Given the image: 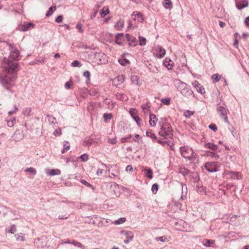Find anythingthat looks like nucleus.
I'll return each mask as SVG.
<instances>
[{
	"label": "nucleus",
	"mask_w": 249,
	"mask_h": 249,
	"mask_svg": "<svg viewBox=\"0 0 249 249\" xmlns=\"http://www.w3.org/2000/svg\"><path fill=\"white\" fill-rule=\"evenodd\" d=\"M5 68L7 73L0 75V84L5 89L13 93L14 91L12 89L15 86L16 73L19 70V65L18 63L11 62L8 60Z\"/></svg>",
	"instance_id": "obj_1"
},
{
	"label": "nucleus",
	"mask_w": 249,
	"mask_h": 249,
	"mask_svg": "<svg viewBox=\"0 0 249 249\" xmlns=\"http://www.w3.org/2000/svg\"><path fill=\"white\" fill-rule=\"evenodd\" d=\"M159 134L163 137L165 139L171 138L173 134L170 124L168 123H165L164 125L161 126L160 128V130L159 131Z\"/></svg>",
	"instance_id": "obj_2"
},
{
	"label": "nucleus",
	"mask_w": 249,
	"mask_h": 249,
	"mask_svg": "<svg viewBox=\"0 0 249 249\" xmlns=\"http://www.w3.org/2000/svg\"><path fill=\"white\" fill-rule=\"evenodd\" d=\"M180 149L181 154L183 158L189 160L196 159V154L191 147L185 146L181 147Z\"/></svg>",
	"instance_id": "obj_3"
},
{
	"label": "nucleus",
	"mask_w": 249,
	"mask_h": 249,
	"mask_svg": "<svg viewBox=\"0 0 249 249\" xmlns=\"http://www.w3.org/2000/svg\"><path fill=\"white\" fill-rule=\"evenodd\" d=\"M175 82L179 84L180 83V86L182 89H181L180 92L181 94L187 98L190 97H194V94L192 90L186 88L187 84L184 82H181L179 80L176 79Z\"/></svg>",
	"instance_id": "obj_4"
},
{
	"label": "nucleus",
	"mask_w": 249,
	"mask_h": 249,
	"mask_svg": "<svg viewBox=\"0 0 249 249\" xmlns=\"http://www.w3.org/2000/svg\"><path fill=\"white\" fill-rule=\"evenodd\" d=\"M8 46L9 50L10 51V54L8 59H7V63H8V60L11 62H12L11 59H13L14 60H18L20 58L19 51L12 44H9Z\"/></svg>",
	"instance_id": "obj_5"
},
{
	"label": "nucleus",
	"mask_w": 249,
	"mask_h": 249,
	"mask_svg": "<svg viewBox=\"0 0 249 249\" xmlns=\"http://www.w3.org/2000/svg\"><path fill=\"white\" fill-rule=\"evenodd\" d=\"M216 110L220 117L224 119L225 123L229 124V122L227 116V113L229 112V110L222 106L217 107Z\"/></svg>",
	"instance_id": "obj_6"
},
{
	"label": "nucleus",
	"mask_w": 249,
	"mask_h": 249,
	"mask_svg": "<svg viewBox=\"0 0 249 249\" xmlns=\"http://www.w3.org/2000/svg\"><path fill=\"white\" fill-rule=\"evenodd\" d=\"M35 25L30 22H24L22 24H19L17 29L19 31L26 32L35 27Z\"/></svg>",
	"instance_id": "obj_7"
},
{
	"label": "nucleus",
	"mask_w": 249,
	"mask_h": 249,
	"mask_svg": "<svg viewBox=\"0 0 249 249\" xmlns=\"http://www.w3.org/2000/svg\"><path fill=\"white\" fill-rule=\"evenodd\" d=\"M107 56L102 53H96L94 54V59L97 64L105 63Z\"/></svg>",
	"instance_id": "obj_8"
},
{
	"label": "nucleus",
	"mask_w": 249,
	"mask_h": 249,
	"mask_svg": "<svg viewBox=\"0 0 249 249\" xmlns=\"http://www.w3.org/2000/svg\"><path fill=\"white\" fill-rule=\"evenodd\" d=\"M204 167L206 170L210 173L215 172L218 171L216 167V163L214 162H208L205 163Z\"/></svg>",
	"instance_id": "obj_9"
},
{
	"label": "nucleus",
	"mask_w": 249,
	"mask_h": 249,
	"mask_svg": "<svg viewBox=\"0 0 249 249\" xmlns=\"http://www.w3.org/2000/svg\"><path fill=\"white\" fill-rule=\"evenodd\" d=\"M24 134L22 131L17 130L12 136L13 140L15 142H19L23 139Z\"/></svg>",
	"instance_id": "obj_10"
},
{
	"label": "nucleus",
	"mask_w": 249,
	"mask_h": 249,
	"mask_svg": "<svg viewBox=\"0 0 249 249\" xmlns=\"http://www.w3.org/2000/svg\"><path fill=\"white\" fill-rule=\"evenodd\" d=\"M130 114L133 119L136 122L137 124L140 126L141 122L142 121L141 119L137 115L136 110L135 109L131 108L130 110Z\"/></svg>",
	"instance_id": "obj_11"
},
{
	"label": "nucleus",
	"mask_w": 249,
	"mask_h": 249,
	"mask_svg": "<svg viewBox=\"0 0 249 249\" xmlns=\"http://www.w3.org/2000/svg\"><path fill=\"white\" fill-rule=\"evenodd\" d=\"M131 17L134 20L138 22H142L144 20L142 15L140 12H134L131 15Z\"/></svg>",
	"instance_id": "obj_12"
},
{
	"label": "nucleus",
	"mask_w": 249,
	"mask_h": 249,
	"mask_svg": "<svg viewBox=\"0 0 249 249\" xmlns=\"http://www.w3.org/2000/svg\"><path fill=\"white\" fill-rule=\"evenodd\" d=\"M125 37L129 46H136L137 45V40L136 37L131 36L129 34L125 35Z\"/></svg>",
	"instance_id": "obj_13"
},
{
	"label": "nucleus",
	"mask_w": 249,
	"mask_h": 249,
	"mask_svg": "<svg viewBox=\"0 0 249 249\" xmlns=\"http://www.w3.org/2000/svg\"><path fill=\"white\" fill-rule=\"evenodd\" d=\"M97 142L93 140L92 137H87L85 138L83 145L85 146H89L95 144Z\"/></svg>",
	"instance_id": "obj_14"
},
{
	"label": "nucleus",
	"mask_w": 249,
	"mask_h": 249,
	"mask_svg": "<svg viewBox=\"0 0 249 249\" xmlns=\"http://www.w3.org/2000/svg\"><path fill=\"white\" fill-rule=\"evenodd\" d=\"M193 86L196 88L197 91L201 94L205 93V90L204 87L199 83L197 81L195 80L192 83Z\"/></svg>",
	"instance_id": "obj_15"
},
{
	"label": "nucleus",
	"mask_w": 249,
	"mask_h": 249,
	"mask_svg": "<svg viewBox=\"0 0 249 249\" xmlns=\"http://www.w3.org/2000/svg\"><path fill=\"white\" fill-rule=\"evenodd\" d=\"M249 6V2L247 0H243L236 2V7L239 10H241Z\"/></svg>",
	"instance_id": "obj_16"
},
{
	"label": "nucleus",
	"mask_w": 249,
	"mask_h": 249,
	"mask_svg": "<svg viewBox=\"0 0 249 249\" xmlns=\"http://www.w3.org/2000/svg\"><path fill=\"white\" fill-rule=\"evenodd\" d=\"M124 80V77L123 75H119L113 80V85L117 87L123 83Z\"/></svg>",
	"instance_id": "obj_17"
},
{
	"label": "nucleus",
	"mask_w": 249,
	"mask_h": 249,
	"mask_svg": "<svg viewBox=\"0 0 249 249\" xmlns=\"http://www.w3.org/2000/svg\"><path fill=\"white\" fill-rule=\"evenodd\" d=\"M158 122V118L156 115L154 114H150L149 116V124L151 126L155 127Z\"/></svg>",
	"instance_id": "obj_18"
},
{
	"label": "nucleus",
	"mask_w": 249,
	"mask_h": 249,
	"mask_svg": "<svg viewBox=\"0 0 249 249\" xmlns=\"http://www.w3.org/2000/svg\"><path fill=\"white\" fill-rule=\"evenodd\" d=\"M116 97L117 98V99L123 102H125L128 100V96L124 93H117L116 94Z\"/></svg>",
	"instance_id": "obj_19"
},
{
	"label": "nucleus",
	"mask_w": 249,
	"mask_h": 249,
	"mask_svg": "<svg viewBox=\"0 0 249 249\" xmlns=\"http://www.w3.org/2000/svg\"><path fill=\"white\" fill-rule=\"evenodd\" d=\"M120 234L122 235H124L126 237V239H129L130 240H133V234L130 231H122L120 232Z\"/></svg>",
	"instance_id": "obj_20"
},
{
	"label": "nucleus",
	"mask_w": 249,
	"mask_h": 249,
	"mask_svg": "<svg viewBox=\"0 0 249 249\" xmlns=\"http://www.w3.org/2000/svg\"><path fill=\"white\" fill-rule=\"evenodd\" d=\"M115 42L119 45H121L122 43V40L124 38V34L123 33H118L115 36Z\"/></svg>",
	"instance_id": "obj_21"
},
{
	"label": "nucleus",
	"mask_w": 249,
	"mask_h": 249,
	"mask_svg": "<svg viewBox=\"0 0 249 249\" xmlns=\"http://www.w3.org/2000/svg\"><path fill=\"white\" fill-rule=\"evenodd\" d=\"M142 171L144 172V176L146 177L149 179H152L153 178V171L151 169H144Z\"/></svg>",
	"instance_id": "obj_22"
},
{
	"label": "nucleus",
	"mask_w": 249,
	"mask_h": 249,
	"mask_svg": "<svg viewBox=\"0 0 249 249\" xmlns=\"http://www.w3.org/2000/svg\"><path fill=\"white\" fill-rule=\"evenodd\" d=\"M118 62L122 66H125V64H130L129 60L126 59L124 55H122V58L119 59Z\"/></svg>",
	"instance_id": "obj_23"
},
{
	"label": "nucleus",
	"mask_w": 249,
	"mask_h": 249,
	"mask_svg": "<svg viewBox=\"0 0 249 249\" xmlns=\"http://www.w3.org/2000/svg\"><path fill=\"white\" fill-rule=\"evenodd\" d=\"M190 170L185 167H180L179 173L182 174L183 176H185L190 173Z\"/></svg>",
	"instance_id": "obj_24"
},
{
	"label": "nucleus",
	"mask_w": 249,
	"mask_h": 249,
	"mask_svg": "<svg viewBox=\"0 0 249 249\" xmlns=\"http://www.w3.org/2000/svg\"><path fill=\"white\" fill-rule=\"evenodd\" d=\"M238 172H235L232 171H229L227 173V175L229 176L230 178L233 179H238Z\"/></svg>",
	"instance_id": "obj_25"
},
{
	"label": "nucleus",
	"mask_w": 249,
	"mask_h": 249,
	"mask_svg": "<svg viewBox=\"0 0 249 249\" xmlns=\"http://www.w3.org/2000/svg\"><path fill=\"white\" fill-rule=\"evenodd\" d=\"M109 13V10L108 8L104 6L100 11V13L102 17H105L107 14Z\"/></svg>",
	"instance_id": "obj_26"
},
{
	"label": "nucleus",
	"mask_w": 249,
	"mask_h": 249,
	"mask_svg": "<svg viewBox=\"0 0 249 249\" xmlns=\"http://www.w3.org/2000/svg\"><path fill=\"white\" fill-rule=\"evenodd\" d=\"M146 136L150 137L152 139L158 140V138L156 136V135L153 133L152 130H148L146 132Z\"/></svg>",
	"instance_id": "obj_27"
},
{
	"label": "nucleus",
	"mask_w": 249,
	"mask_h": 249,
	"mask_svg": "<svg viewBox=\"0 0 249 249\" xmlns=\"http://www.w3.org/2000/svg\"><path fill=\"white\" fill-rule=\"evenodd\" d=\"M124 25V21L123 20L118 21L115 25V27L118 30H122Z\"/></svg>",
	"instance_id": "obj_28"
},
{
	"label": "nucleus",
	"mask_w": 249,
	"mask_h": 249,
	"mask_svg": "<svg viewBox=\"0 0 249 249\" xmlns=\"http://www.w3.org/2000/svg\"><path fill=\"white\" fill-rule=\"evenodd\" d=\"M205 147L208 148H210L213 150H215L217 149V145L211 142L206 143L205 144Z\"/></svg>",
	"instance_id": "obj_29"
},
{
	"label": "nucleus",
	"mask_w": 249,
	"mask_h": 249,
	"mask_svg": "<svg viewBox=\"0 0 249 249\" xmlns=\"http://www.w3.org/2000/svg\"><path fill=\"white\" fill-rule=\"evenodd\" d=\"M166 60L167 58H166V61L163 63L164 65L168 70H172L173 67V62L170 59H169V62H168Z\"/></svg>",
	"instance_id": "obj_30"
},
{
	"label": "nucleus",
	"mask_w": 249,
	"mask_h": 249,
	"mask_svg": "<svg viewBox=\"0 0 249 249\" xmlns=\"http://www.w3.org/2000/svg\"><path fill=\"white\" fill-rule=\"evenodd\" d=\"M56 9V6H51L49 8V10L47 12L46 14V16L48 17L52 15L53 12Z\"/></svg>",
	"instance_id": "obj_31"
},
{
	"label": "nucleus",
	"mask_w": 249,
	"mask_h": 249,
	"mask_svg": "<svg viewBox=\"0 0 249 249\" xmlns=\"http://www.w3.org/2000/svg\"><path fill=\"white\" fill-rule=\"evenodd\" d=\"M222 77L221 75L218 73L214 74L212 75V78L214 82H218Z\"/></svg>",
	"instance_id": "obj_32"
},
{
	"label": "nucleus",
	"mask_w": 249,
	"mask_h": 249,
	"mask_svg": "<svg viewBox=\"0 0 249 249\" xmlns=\"http://www.w3.org/2000/svg\"><path fill=\"white\" fill-rule=\"evenodd\" d=\"M190 177L193 179V181L195 182H197L199 180V177L197 173H193Z\"/></svg>",
	"instance_id": "obj_33"
},
{
	"label": "nucleus",
	"mask_w": 249,
	"mask_h": 249,
	"mask_svg": "<svg viewBox=\"0 0 249 249\" xmlns=\"http://www.w3.org/2000/svg\"><path fill=\"white\" fill-rule=\"evenodd\" d=\"M139 44L140 46H144L146 44V38L143 36H139Z\"/></svg>",
	"instance_id": "obj_34"
},
{
	"label": "nucleus",
	"mask_w": 249,
	"mask_h": 249,
	"mask_svg": "<svg viewBox=\"0 0 249 249\" xmlns=\"http://www.w3.org/2000/svg\"><path fill=\"white\" fill-rule=\"evenodd\" d=\"M60 172V170L59 169H51L49 174L51 176L58 175Z\"/></svg>",
	"instance_id": "obj_35"
},
{
	"label": "nucleus",
	"mask_w": 249,
	"mask_h": 249,
	"mask_svg": "<svg viewBox=\"0 0 249 249\" xmlns=\"http://www.w3.org/2000/svg\"><path fill=\"white\" fill-rule=\"evenodd\" d=\"M125 221L126 218L125 217H121L114 221L113 223L115 225H119L124 223Z\"/></svg>",
	"instance_id": "obj_36"
},
{
	"label": "nucleus",
	"mask_w": 249,
	"mask_h": 249,
	"mask_svg": "<svg viewBox=\"0 0 249 249\" xmlns=\"http://www.w3.org/2000/svg\"><path fill=\"white\" fill-rule=\"evenodd\" d=\"M213 243V241L209 239H205L203 241V244L205 246L211 247V245Z\"/></svg>",
	"instance_id": "obj_37"
},
{
	"label": "nucleus",
	"mask_w": 249,
	"mask_h": 249,
	"mask_svg": "<svg viewBox=\"0 0 249 249\" xmlns=\"http://www.w3.org/2000/svg\"><path fill=\"white\" fill-rule=\"evenodd\" d=\"M89 155L85 153L79 157V159H81L83 162L87 161L89 160Z\"/></svg>",
	"instance_id": "obj_38"
},
{
	"label": "nucleus",
	"mask_w": 249,
	"mask_h": 249,
	"mask_svg": "<svg viewBox=\"0 0 249 249\" xmlns=\"http://www.w3.org/2000/svg\"><path fill=\"white\" fill-rule=\"evenodd\" d=\"M104 121L107 122V121L112 118V115L111 113H105L103 115Z\"/></svg>",
	"instance_id": "obj_39"
},
{
	"label": "nucleus",
	"mask_w": 249,
	"mask_h": 249,
	"mask_svg": "<svg viewBox=\"0 0 249 249\" xmlns=\"http://www.w3.org/2000/svg\"><path fill=\"white\" fill-rule=\"evenodd\" d=\"M172 3L170 0H165L163 3V5L165 8H168L172 6Z\"/></svg>",
	"instance_id": "obj_40"
},
{
	"label": "nucleus",
	"mask_w": 249,
	"mask_h": 249,
	"mask_svg": "<svg viewBox=\"0 0 249 249\" xmlns=\"http://www.w3.org/2000/svg\"><path fill=\"white\" fill-rule=\"evenodd\" d=\"M71 244L74 245L75 246L78 247L79 248H82V249H84L85 248L84 246L81 243L75 240H73V241L71 242Z\"/></svg>",
	"instance_id": "obj_41"
},
{
	"label": "nucleus",
	"mask_w": 249,
	"mask_h": 249,
	"mask_svg": "<svg viewBox=\"0 0 249 249\" xmlns=\"http://www.w3.org/2000/svg\"><path fill=\"white\" fill-rule=\"evenodd\" d=\"M131 79L132 82L133 83L136 84L137 85H139L138 81L139 80V78L137 76H136V75L132 76Z\"/></svg>",
	"instance_id": "obj_42"
},
{
	"label": "nucleus",
	"mask_w": 249,
	"mask_h": 249,
	"mask_svg": "<svg viewBox=\"0 0 249 249\" xmlns=\"http://www.w3.org/2000/svg\"><path fill=\"white\" fill-rule=\"evenodd\" d=\"M165 54V50L161 48H160L159 51V56L160 58L163 57Z\"/></svg>",
	"instance_id": "obj_43"
},
{
	"label": "nucleus",
	"mask_w": 249,
	"mask_h": 249,
	"mask_svg": "<svg viewBox=\"0 0 249 249\" xmlns=\"http://www.w3.org/2000/svg\"><path fill=\"white\" fill-rule=\"evenodd\" d=\"M171 99L170 98H162L161 100V102L164 105H168L170 104Z\"/></svg>",
	"instance_id": "obj_44"
},
{
	"label": "nucleus",
	"mask_w": 249,
	"mask_h": 249,
	"mask_svg": "<svg viewBox=\"0 0 249 249\" xmlns=\"http://www.w3.org/2000/svg\"><path fill=\"white\" fill-rule=\"evenodd\" d=\"M16 122V119L15 118L11 119L10 120L7 121V125L9 127H12L15 123Z\"/></svg>",
	"instance_id": "obj_45"
},
{
	"label": "nucleus",
	"mask_w": 249,
	"mask_h": 249,
	"mask_svg": "<svg viewBox=\"0 0 249 249\" xmlns=\"http://www.w3.org/2000/svg\"><path fill=\"white\" fill-rule=\"evenodd\" d=\"M159 189V185L158 184H154L152 186V191L154 194H156Z\"/></svg>",
	"instance_id": "obj_46"
},
{
	"label": "nucleus",
	"mask_w": 249,
	"mask_h": 249,
	"mask_svg": "<svg viewBox=\"0 0 249 249\" xmlns=\"http://www.w3.org/2000/svg\"><path fill=\"white\" fill-rule=\"evenodd\" d=\"M71 66L74 67H80L81 66V64L79 61L74 60L72 62Z\"/></svg>",
	"instance_id": "obj_47"
},
{
	"label": "nucleus",
	"mask_w": 249,
	"mask_h": 249,
	"mask_svg": "<svg viewBox=\"0 0 249 249\" xmlns=\"http://www.w3.org/2000/svg\"><path fill=\"white\" fill-rule=\"evenodd\" d=\"M25 171L27 172H29L33 175H36V170L34 168H32V167L27 168L25 170Z\"/></svg>",
	"instance_id": "obj_48"
},
{
	"label": "nucleus",
	"mask_w": 249,
	"mask_h": 249,
	"mask_svg": "<svg viewBox=\"0 0 249 249\" xmlns=\"http://www.w3.org/2000/svg\"><path fill=\"white\" fill-rule=\"evenodd\" d=\"M47 117H49V121L50 123H51L52 124H55V118L53 116H50L49 115H47Z\"/></svg>",
	"instance_id": "obj_49"
},
{
	"label": "nucleus",
	"mask_w": 249,
	"mask_h": 249,
	"mask_svg": "<svg viewBox=\"0 0 249 249\" xmlns=\"http://www.w3.org/2000/svg\"><path fill=\"white\" fill-rule=\"evenodd\" d=\"M81 182L86 186L91 187L92 189H94L93 186L89 183L86 180L82 179L81 180Z\"/></svg>",
	"instance_id": "obj_50"
},
{
	"label": "nucleus",
	"mask_w": 249,
	"mask_h": 249,
	"mask_svg": "<svg viewBox=\"0 0 249 249\" xmlns=\"http://www.w3.org/2000/svg\"><path fill=\"white\" fill-rule=\"evenodd\" d=\"M132 138V136L131 135H129L128 136L126 137L122 138L121 140V142L122 143L126 142L128 141V140Z\"/></svg>",
	"instance_id": "obj_51"
},
{
	"label": "nucleus",
	"mask_w": 249,
	"mask_h": 249,
	"mask_svg": "<svg viewBox=\"0 0 249 249\" xmlns=\"http://www.w3.org/2000/svg\"><path fill=\"white\" fill-rule=\"evenodd\" d=\"M31 110H32V109L31 107H27L26 108L24 111H23V113L24 114V115H30V113H31Z\"/></svg>",
	"instance_id": "obj_52"
},
{
	"label": "nucleus",
	"mask_w": 249,
	"mask_h": 249,
	"mask_svg": "<svg viewBox=\"0 0 249 249\" xmlns=\"http://www.w3.org/2000/svg\"><path fill=\"white\" fill-rule=\"evenodd\" d=\"M194 112L187 110L184 112V114L186 117L189 118L191 116L193 115L194 114Z\"/></svg>",
	"instance_id": "obj_53"
},
{
	"label": "nucleus",
	"mask_w": 249,
	"mask_h": 249,
	"mask_svg": "<svg viewBox=\"0 0 249 249\" xmlns=\"http://www.w3.org/2000/svg\"><path fill=\"white\" fill-rule=\"evenodd\" d=\"M209 128L213 131L214 132H215L217 130V127H216V125L214 124H211L209 125Z\"/></svg>",
	"instance_id": "obj_54"
},
{
	"label": "nucleus",
	"mask_w": 249,
	"mask_h": 249,
	"mask_svg": "<svg viewBox=\"0 0 249 249\" xmlns=\"http://www.w3.org/2000/svg\"><path fill=\"white\" fill-rule=\"evenodd\" d=\"M62 134V132H61V128H59V129H55L53 133V134L55 136H60Z\"/></svg>",
	"instance_id": "obj_55"
},
{
	"label": "nucleus",
	"mask_w": 249,
	"mask_h": 249,
	"mask_svg": "<svg viewBox=\"0 0 249 249\" xmlns=\"http://www.w3.org/2000/svg\"><path fill=\"white\" fill-rule=\"evenodd\" d=\"M17 240L18 241H23L25 240L24 237L22 234H18L16 237Z\"/></svg>",
	"instance_id": "obj_56"
},
{
	"label": "nucleus",
	"mask_w": 249,
	"mask_h": 249,
	"mask_svg": "<svg viewBox=\"0 0 249 249\" xmlns=\"http://www.w3.org/2000/svg\"><path fill=\"white\" fill-rule=\"evenodd\" d=\"M63 19V17L61 15H59L57 17V18H55V22L57 23H60L62 21Z\"/></svg>",
	"instance_id": "obj_57"
},
{
	"label": "nucleus",
	"mask_w": 249,
	"mask_h": 249,
	"mask_svg": "<svg viewBox=\"0 0 249 249\" xmlns=\"http://www.w3.org/2000/svg\"><path fill=\"white\" fill-rule=\"evenodd\" d=\"M71 82V81L67 82L65 85V88L68 89H71L72 86Z\"/></svg>",
	"instance_id": "obj_58"
},
{
	"label": "nucleus",
	"mask_w": 249,
	"mask_h": 249,
	"mask_svg": "<svg viewBox=\"0 0 249 249\" xmlns=\"http://www.w3.org/2000/svg\"><path fill=\"white\" fill-rule=\"evenodd\" d=\"M76 28L78 29L79 32L81 33H83L82 25L81 23H78L76 25Z\"/></svg>",
	"instance_id": "obj_59"
},
{
	"label": "nucleus",
	"mask_w": 249,
	"mask_h": 249,
	"mask_svg": "<svg viewBox=\"0 0 249 249\" xmlns=\"http://www.w3.org/2000/svg\"><path fill=\"white\" fill-rule=\"evenodd\" d=\"M83 75L86 77L87 78H88V80H90V72L89 71H86L84 72V74H83Z\"/></svg>",
	"instance_id": "obj_60"
},
{
	"label": "nucleus",
	"mask_w": 249,
	"mask_h": 249,
	"mask_svg": "<svg viewBox=\"0 0 249 249\" xmlns=\"http://www.w3.org/2000/svg\"><path fill=\"white\" fill-rule=\"evenodd\" d=\"M63 147L64 148V149L69 150L70 149V145L69 144V142L66 141L64 142Z\"/></svg>",
	"instance_id": "obj_61"
},
{
	"label": "nucleus",
	"mask_w": 249,
	"mask_h": 249,
	"mask_svg": "<svg viewBox=\"0 0 249 249\" xmlns=\"http://www.w3.org/2000/svg\"><path fill=\"white\" fill-rule=\"evenodd\" d=\"M156 239H157V240H159L161 242H165L167 238L165 236H161V237H157L156 238Z\"/></svg>",
	"instance_id": "obj_62"
},
{
	"label": "nucleus",
	"mask_w": 249,
	"mask_h": 249,
	"mask_svg": "<svg viewBox=\"0 0 249 249\" xmlns=\"http://www.w3.org/2000/svg\"><path fill=\"white\" fill-rule=\"evenodd\" d=\"M157 140V142L159 143H160L163 145H164L165 143H167V141H164L163 140V139H158Z\"/></svg>",
	"instance_id": "obj_63"
},
{
	"label": "nucleus",
	"mask_w": 249,
	"mask_h": 249,
	"mask_svg": "<svg viewBox=\"0 0 249 249\" xmlns=\"http://www.w3.org/2000/svg\"><path fill=\"white\" fill-rule=\"evenodd\" d=\"M125 170L127 171V172H132L133 171V167L132 166V165H128L126 167V169H125Z\"/></svg>",
	"instance_id": "obj_64"
}]
</instances>
